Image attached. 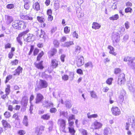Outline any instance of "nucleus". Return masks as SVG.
<instances>
[{"label":"nucleus","instance_id":"f8f14e48","mask_svg":"<svg viewBox=\"0 0 135 135\" xmlns=\"http://www.w3.org/2000/svg\"><path fill=\"white\" fill-rule=\"evenodd\" d=\"M57 52V49L55 48H52L48 52L47 54L49 58H51L52 57L55 55Z\"/></svg>","mask_w":135,"mask_h":135},{"label":"nucleus","instance_id":"864d4df0","mask_svg":"<svg viewBox=\"0 0 135 135\" xmlns=\"http://www.w3.org/2000/svg\"><path fill=\"white\" fill-rule=\"evenodd\" d=\"M11 47V44L9 43H8L5 44L4 48L5 49H9Z\"/></svg>","mask_w":135,"mask_h":135},{"label":"nucleus","instance_id":"2f4dec72","mask_svg":"<svg viewBox=\"0 0 135 135\" xmlns=\"http://www.w3.org/2000/svg\"><path fill=\"white\" fill-rule=\"evenodd\" d=\"M111 131L109 128H105L104 130L103 134L104 135H108L111 133Z\"/></svg>","mask_w":135,"mask_h":135},{"label":"nucleus","instance_id":"4be33fe9","mask_svg":"<svg viewBox=\"0 0 135 135\" xmlns=\"http://www.w3.org/2000/svg\"><path fill=\"white\" fill-rule=\"evenodd\" d=\"M0 95H1V98L3 100H7L8 98V94L6 93L4 94V92L2 91H0Z\"/></svg>","mask_w":135,"mask_h":135},{"label":"nucleus","instance_id":"052dcab7","mask_svg":"<svg viewBox=\"0 0 135 135\" xmlns=\"http://www.w3.org/2000/svg\"><path fill=\"white\" fill-rule=\"evenodd\" d=\"M121 71L120 69L119 68H116L114 70V73L116 74H117L119 73Z\"/></svg>","mask_w":135,"mask_h":135},{"label":"nucleus","instance_id":"69168bd1","mask_svg":"<svg viewBox=\"0 0 135 135\" xmlns=\"http://www.w3.org/2000/svg\"><path fill=\"white\" fill-rule=\"evenodd\" d=\"M14 55L13 52H10L8 54V57L10 59H11L12 58Z\"/></svg>","mask_w":135,"mask_h":135},{"label":"nucleus","instance_id":"49530a36","mask_svg":"<svg viewBox=\"0 0 135 135\" xmlns=\"http://www.w3.org/2000/svg\"><path fill=\"white\" fill-rule=\"evenodd\" d=\"M75 119V115H74L72 114L70 116H69L68 118V121H71L73 119Z\"/></svg>","mask_w":135,"mask_h":135},{"label":"nucleus","instance_id":"412c9836","mask_svg":"<svg viewBox=\"0 0 135 135\" xmlns=\"http://www.w3.org/2000/svg\"><path fill=\"white\" fill-rule=\"evenodd\" d=\"M33 8L35 10L38 11L40 10V3L38 2H35L33 5Z\"/></svg>","mask_w":135,"mask_h":135},{"label":"nucleus","instance_id":"de8ad7c7","mask_svg":"<svg viewBox=\"0 0 135 135\" xmlns=\"http://www.w3.org/2000/svg\"><path fill=\"white\" fill-rule=\"evenodd\" d=\"M57 111L56 109L55 108H52L50 109V112L51 113H55Z\"/></svg>","mask_w":135,"mask_h":135},{"label":"nucleus","instance_id":"a18cd8bd","mask_svg":"<svg viewBox=\"0 0 135 135\" xmlns=\"http://www.w3.org/2000/svg\"><path fill=\"white\" fill-rule=\"evenodd\" d=\"M12 75H9L7 76L6 78V80L5 81V83H7V82H8L9 80H10L12 78Z\"/></svg>","mask_w":135,"mask_h":135},{"label":"nucleus","instance_id":"393cba45","mask_svg":"<svg viewBox=\"0 0 135 135\" xmlns=\"http://www.w3.org/2000/svg\"><path fill=\"white\" fill-rule=\"evenodd\" d=\"M101 27V25L97 22H93L92 24V27L95 30L99 29Z\"/></svg>","mask_w":135,"mask_h":135},{"label":"nucleus","instance_id":"4468645a","mask_svg":"<svg viewBox=\"0 0 135 135\" xmlns=\"http://www.w3.org/2000/svg\"><path fill=\"white\" fill-rule=\"evenodd\" d=\"M33 34L29 33L27 35V36L26 38H24V40L27 42H30L33 41Z\"/></svg>","mask_w":135,"mask_h":135},{"label":"nucleus","instance_id":"aec40b11","mask_svg":"<svg viewBox=\"0 0 135 135\" xmlns=\"http://www.w3.org/2000/svg\"><path fill=\"white\" fill-rule=\"evenodd\" d=\"M108 49L109 50V53L110 54L115 56L117 55L116 52L114 51V49L113 47L111 45H109L107 47Z\"/></svg>","mask_w":135,"mask_h":135},{"label":"nucleus","instance_id":"bf43d9fd","mask_svg":"<svg viewBox=\"0 0 135 135\" xmlns=\"http://www.w3.org/2000/svg\"><path fill=\"white\" fill-rule=\"evenodd\" d=\"M65 56L64 54H62L60 56V59L61 61L63 62L65 61Z\"/></svg>","mask_w":135,"mask_h":135},{"label":"nucleus","instance_id":"ea45409f","mask_svg":"<svg viewBox=\"0 0 135 135\" xmlns=\"http://www.w3.org/2000/svg\"><path fill=\"white\" fill-rule=\"evenodd\" d=\"M74 44L73 41H68L65 43V45L67 47H69L70 46L74 45Z\"/></svg>","mask_w":135,"mask_h":135},{"label":"nucleus","instance_id":"79ce46f5","mask_svg":"<svg viewBox=\"0 0 135 135\" xmlns=\"http://www.w3.org/2000/svg\"><path fill=\"white\" fill-rule=\"evenodd\" d=\"M125 12L126 13H131L132 11V9L130 8L127 7L125 9Z\"/></svg>","mask_w":135,"mask_h":135},{"label":"nucleus","instance_id":"72a5a7b5","mask_svg":"<svg viewBox=\"0 0 135 135\" xmlns=\"http://www.w3.org/2000/svg\"><path fill=\"white\" fill-rule=\"evenodd\" d=\"M44 55V51H41L37 56L36 58V61H40Z\"/></svg>","mask_w":135,"mask_h":135},{"label":"nucleus","instance_id":"5701e85b","mask_svg":"<svg viewBox=\"0 0 135 135\" xmlns=\"http://www.w3.org/2000/svg\"><path fill=\"white\" fill-rule=\"evenodd\" d=\"M28 102V99L27 97L26 96H24L22 97L21 102L24 106H26L27 105Z\"/></svg>","mask_w":135,"mask_h":135},{"label":"nucleus","instance_id":"c9c22d12","mask_svg":"<svg viewBox=\"0 0 135 135\" xmlns=\"http://www.w3.org/2000/svg\"><path fill=\"white\" fill-rule=\"evenodd\" d=\"M6 21L8 23H10L13 21L12 17L9 16H7L6 18Z\"/></svg>","mask_w":135,"mask_h":135},{"label":"nucleus","instance_id":"13d9d810","mask_svg":"<svg viewBox=\"0 0 135 135\" xmlns=\"http://www.w3.org/2000/svg\"><path fill=\"white\" fill-rule=\"evenodd\" d=\"M8 110L11 112H12L13 111V106L11 105H8L7 106Z\"/></svg>","mask_w":135,"mask_h":135},{"label":"nucleus","instance_id":"0eeeda50","mask_svg":"<svg viewBox=\"0 0 135 135\" xmlns=\"http://www.w3.org/2000/svg\"><path fill=\"white\" fill-rule=\"evenodd\" d=\"M60 61L56 59H52L51 60V67L53 69H56L58 67L59 65H60Z\"/></svg>","mask_w":135,"mask_h":135},{"label":"nucleus","instance_id":"a19ab883","mask_svg":"<svg viewBox=\"0 0 135 135\" xmlns=\"http://www.w3.org/2000/svg\"><path fill=\"white\" fill-rule=\"evenodd\" d=\"M53 44L55 47H59V43L57 40H54L53 41Z\"/></svg>","mask_w":135,"mask_h":135},{"label":"nucleus","instance_id":"8fccbe9b","mask_svg":"<svg viewBox=\"0 0 135 135\" xmlns=\"http://www.w3.org/2000/svg\"><path fill=\"white\" fill-rule=\"evenodd\" d=\"M68 124L69 125L68 127H74V121L68 122Z\"/></svg>","mask_w":135,"mask_h":135},{"label":"nucleus","instance_id":"473e14b6","mask_svg":"<svg viewBox=\"0 0 135 135\" xmlns=\"http://www.w3.org/2000/svg\"><path fill=\"white\" fill-rule=\"evenodd\" d=\"M88 118L90 119L91 118H95L98 117V115L97 114H95L90 115V113H88L87 114Z\"/></svg>","mask_w":135,"mask_h":135},{"label":"nucleus","instance_id":"6e6552de","mask_svg":"<svg viewBox=\"0 0 135 135\" xmlns=\"http://www.w3.org/2000/svg\"><path fill=\"white\" fill-rule=\"evenodd\" d=\"M111 112L112 114L114 116H117L121 113V111L118 107L113 106L111 109Z\"/></svg>","mask_w":135,"mask_h":135},{"label":"nucleus","instance_id":"4d7b16f0","mask_svg":"<svg viewBox=\"0 0 135 135\" xmlns=\"http://www.w3.org/2000/svg\"><path fill=\"white\" fill-rule=\"evenodd\" d=\"M30 6L28 4V2H26L25 3L24 5L25 8L26 9H29Z\"/></svg>","mask_w":135,"mask_h":135},{"label":"nucleus","instance_id":"6e6d98bb","mask_svg":"<svg viewBox=\"0 0 135 135\" xmlns=\"http://www.w3.org/2000/svg\"><path fill=\"white\" fill-rule=\"evenodd\" d=\"M82 135H88L87 131L85 129H82L81 132Z\"/></svg>","mask_w":135,"mask_h":135},{"label":"nucleus","instance_id":"cd10ccee","mask_svg":"<svg viewBox=\"0 0 135 135\" xmlns=\"http://www.w3.org/2000/svg\"><path fill=\"white\" fill-rule=\"evenodd\" d=\"M69 132L72 135H75L76 131L74 128V127H68Z\"/></svg>","mask_w":135,"mask_h":135},{"label":"nucleus","instance_id":"e2e57ef3","mask_svg":"<svg viewBox=\"0 0 135 135\" xmlns=\"http://www.w3.org/2000/svg\"><path fill=\"white\" fill-rule=\"evenodd\" d=\"M47 20L48 21H52L53 19V17L52 15H48Z\"/></svg>","mask_w":135,"mask_h":135},{"label":"nucleus","instance_id":"423d86ee","mask_svg":"<svg viewBox=\"0 0 135 135\" xmlns=\"http://www.w3.org/2000/svg\"><path fill=\"white\" fill-rule=\"evenodd\" d=\"M77 66L80 67L84 64V58L82 56L78 55L76 56L75 59Z\"/></svg>","mask_w":135,"mask_h":135},{"label":"nucleus","instance_id":"ddd939ff","mask_svg":"<svg viewBox=\"0 0 135 135\" xmlns=\"http://www.w3.org/2000/svg\"><path fill=\"white\" fill-rule=\"evenodd\" d=\"M102 124L97 120L95 121L93 124V126L94 127V129H99L102 127Z\"/></svg>","mask_w":135,"mask_h":135},{"label":"nucleus","instance_id":"c85d7f7f","mask_svg":"<svg viewBox=\"0 0 135 135\" xmlns=\"http://www.w3.org/2000/svg\"><path fill=\"white\" fill-rule=\"evenodd\" d=\"M50 116L49 114H44L41 116V118L44 120H48L50 118Z\"/></svg>","mask_w":135,"mask_h":135},{"label":"nucleus","instance_id":"0e129e2a","mask_svg":"<svg viewBox=\"0 0 135 135\" xmlns=\"http://www.w3.org/2000/svg\"><path fill=\"white\" fill-rule=\"evenodd\" d=\"M76 73L82 75L83 73L82 70L80 69H78L76 70Z\"/></svg>","mask_w":135,"mask_h":135},{"label":"nucleus","instance_id":"e433bc0d","mask_svg":"<svg viewBox=\"0 0 135 135\" xmlns=\"http://www.w3.org/2000/svg\"><path fill=\"white\" fill-rule=\"evenodd\" d=\"M11 91L10 86L9 85H7L5 89V93L9 95Z\"/></svg>","mask_w":135,"mask_h":135},{"label":"nucleus","instance_id":"4c0bfd02","mask_svg":"<svg viewBox=\"0 0 135 135\" xmlns=\"http://www.w3.org/2000/svg\"><path fill=\"white\" fill-rule=\"evenodd\" d=\"M4 115L6 118H9L11 116V114L10 112L6 111L4 113Z\"/></svg>","mask_w":135,"mask_h":135},{"label":"nucleus","instance_id":"603ef678","mask_svg":"<svg viewBox=\"0 0 135 135\" xmlns=\"http://www.w3.org/2000/svg\"><path fill=\"white\" fill-rule=\"evenodd\" d=\"M14 7V4H8L6 6V7L8 9H11L13 8Z\"/></svg>","mask_w":135,"mask_h":135},{"label":"nucleus","instance_id":"f704fd0d","mask_svg":"<svg viewBox=\"0 0 135 135\" xmlns=\"http://www.w3.org/2000/svg\"><path fill=\"white\" fill-rule=\"evenodd\" d=\"M84 66L85 68L90 67L92 68L93 66V65L92 62L89 61L86 63L85 64Z\"/></svg>","mask_w":135,"mask_h":135},{"label":"nucleus","instance_id":"f3484780","mask_svg":"<svg viewBox=\"0 0 135 135\" xmlns=\"http://www.w3.org/2000/svg\"><path fill=\"white\" fill-rule=\"evenodd\" d=\"M1 123L5 129L7 128H11V126L6 120L3 119Z\"/></svg>","mask_w":135,"mask_h":135},{"label":"nucleus","instance_id":"1a4fd4ad","mask_svg":"<svg viewBox=\"0 0 135 135\" xmlns=\"http://www.w3.org/2000/svg\"><path fill=\"white\" fill-rule=\"evenodd\" d=\"M34 46L33 45H31L30 46V51L28 54V55H30L32 54V51H33V54L34 56L37 55L39 51V50L37 48H35L34 49Z\"/></svg>","mask_w":135,"mask_h":135},{"label":"nucleus","instance_id":"37998d69","mask_svg":"<svg viewBox=\"0 0 135 135\" xmlns=\"http://www.w3.org/2000/svg\"><path fill=\"white\" fill-rule=\"evenodd\" d=\"M113 80L112 78H108L106 81V83L109 85H110L112 84V81Z\"/></svg>","mask_w":135,"mask_h":135},{"label":"nucleus","instance_id":"bb28decb","mask_svg":"<svg viewBox=\"0 0 135 135\" xmlns=\"http://www.w3.org/2000/svg\"><path fill=\"white\" fill-rule=\"evenodd\" d=\"M20 18L22 19L23 20H32L33 19L32 17H29L27 15H21L20 16Z\"/></svg>","mask_w":135,"mask_h":135},{"label":"nucleus","instance_id":"39448f33","mask_svg":"<svg viewBox=\"0 0 135 135\" xmlns=\"http://www.w3.org/2000/svg\"><path fill=\"white\" fill-rule=\"evenodd\" d=\"M48 86L47 82L45 80L40 79L39 81V86L35 89V91H37L39 89L47 88Z\"/></svg>","mask_w":135,"mask_h":135},{"label":"nucleus","instance_id":"58836bf2","mask_svg":"<svg viewBox=\"0 0 135 135\" xmlns=\"http://www.w3.org/2000/svg\"><path fill=\"white\" fill-rule=\"evenodd\" d=\"M12 118L15 119L16 120H19L20 118L19 116L18 115V113H14L12 116Z\"/></svg>","mask_w":135,"mask_h":135},{"label":"nucleus","instance_id":"9b49d317","mask_svg":"<svg viewBox=\"0 0 135 135\" xmlns=\"http://www.w3.org/2000/svg\"><path fill=\"white\" fill-rule=\"evenodd\" d=\"M125 75L124 73L120 74L118 77V84L121 85L124 83L126 81Z\"/></svg>","mask_w":135,"mask_h":135},{"label":"nucleus","instance_id":"7c9ffc66","mask_svg":"<svg viewBox=\"0 0 135 135\" xmlns=\"http://www.w3.org/2000/svg\"><path fill=\"white\" fill-rule=\"evenodd\" d=\"M81 50V47L77 45L75 47L74 53L75 54L78 55L80 52Z\"/></svg>","mask_w":135,"mask_h":135},{"label":"nucleus","instance_id":"20e7f679","mask_svg":"<svg viewBox=\"0 0 135 135\" xmlns=\"http://www.w3.org/2000/svg\"><path fill=\"white\" fill-rule=\"evenodd\" d=\"M29 31V29H27L26 30L20 32L18 34V36L16 38V39L18 42L22 46L23 44L22 41L21 40L22 38L21 37H24Z\"/></svg>","mask_w":135,"mask_h":135},{"label":"nucleus","instance_id":"6ab92c4d","mask_svg":"<svg viewBox=\"0 0 135 135\" xmlns=\"http://www.w3.org/2000/svg\"><path fill=\"white\" fill-rule=\"evenodd\" d=\"M44 126H40L39 128H36L35 132L37 135H40L42 133L41 131L44 130Z\"/></svg>","mask_w":135,"mask_h":135},{"label":"nucleus","instance_id":"680f3d73","mask_svg":"<svg viewBox=\"0 0 135 135\" xmlns=\"http://www.w3.org/2000/svg\"><path fill=\"white\" fill-rule=\"evenodd\" d=\"M47 14V15H51L52 14V11L51 9H48L46 12Z\"/></svg>","mask_w":135,"mask_h":135},{"label":"nucleus","instance_id":"9d476101","mask_svg":"<svg viewBox=\"0 0 135 135\" xmlns=\"http://www.w3.org/2000/svg\"><path fill=\"white\" fill-rule=\"evenodd\" d=\"M44 98L43 95L41 93H37L35 99V103L36 104H38L41 103L44 99Z\"/></svg>","mask_w":135,"mask_h":135},{"label":"nucleus","instance_id":"c03bdc74","mask_svg":"<svg viewBox=\"0 0 135 135\" xmlns=\"http://www.w3.org/2000/svg\"><path fill=\"white\" fill-rule=\"evenodd\" d=\"M69 76L67 75L64 74L62 76V80L65 81H66L69 79Z\"/></svg>","mask_w":135,"mask_h":135},{"label":"nucleus","instance_id":"338daca9","mask_svg":"<svg viewBox=\"0 0 135 135\" xmlns=\"http://www.w3.org/2000/svg\"><path fill=\"white\" fill-rule=\"evenodd\" d=\"M124 96L123 95H120L119 97V99L122 102H123L124 100Z\"/></svg>","mask_w":135,"mask_h":135},{"label":"nucleus","instance_id":"774afa93","mask_svg":"<svg viewBox=\"0 0 135 135\" xmlns=\"http://www.w3.org/2000/svg\"><path fill=\"white\" fill-rule=\"evenodd\" d=\"M54 8L56 10H57L58 9L59 7V4L58 3H55L54 4Z\"/></svg>","mask_w":135,"mask_h":135},{"label":"nucleus","instance_id":"2eb2a0df","mask_svg":"<svg viewBox=\"0 0 135 135\" xmlns=\"http://www.w3.org/2000/svg\"><path fill=\"white\" fill-rule=\"evenodd\" d=\"M37 19L38 21L40 23H43L42 25H41V27H44L46 26V24L44 23L45 21V19L43 16H38L37 17Z\"/></svg>","mask_w":135,"mask_h":135},{"label":"nucleus","instance_id":"5fc2aeb1","mask_svg":"<svg viewBox=\"0 0 135 135\" xmlns=\"http://www.w3.org/2000/svg\"><path fill=\"white\" fill-rule=\"evenodd\" d=\"M90 94L92 98H95L96 97V95L94 91H90Z\"/></svg>","mask_w":135,"mask_h":135},{"label":"nucleus","instance_id":"7ed1b4c3","mask_svg":"<svg viewBox=\"0 0 135 135\" xmlns=\"http://www.w3.org/2000/svg\"><path fill=\"white\" fill-rule=\"evenodd\" d=\"M135 60V57H132L129 56L125 57L124 59V61L127 62L128 65L133 68L135 67V63L133 62Z\"/></svg>","mask_w":135,"mask_h":135},{"label":"nucleus","instance_id":"a211bd4d","mask_svg":"<svg viewBox=\"0 0 135 135\" xmlns=\"http://www.w3.org/2000/svg\"><path fill=\"white\" fill-rule=\"evenodd\" d=\"M43 61H41L38 63L35 62L34 65L37 69H40V70H42L44 68L43 65Z\"/></svg>","mask_w":135,"mask_h":135},{"label":"nucleus","instance_id":"c756f323","mask_svg":"<svg viewBox=\"0 0 135 135\" xmlns=\"http://www.w3.org/2000/svg\"><path fill=\"white\" fill-rule=\"evenodd\" d=\"M119 18V16L118 14H115L109 18L110 20L114 21L118 20Z\"/></svg>","mask_w":135,"mask_h":135},{"label":"nucleus","instance_id":"a878e982","mask_svg":"<svg viewBox=\"0 0 135 135\" xmlns=\"http://www.w3.org/2000/svg\"><path fill=\"white\" fill-rule=\"evenodd\" d=\"M19 63V60L17 59H15L11 61L10 64L12 66H17Z\"/></svg>","mask_w":135,"mask_h":135},{"label":"nucleus","instance_id":"f257e3e1","mask_svg":"<svg viewBox=\"0 0 135 135\" xmlns=\"http://www.w3.org/2000/svg\"><path fill=\"white\" fill-rule=\"evenodd\" d=\"M12 26L15 29L18 30H24L26 28L27 23L23 21L16 20L13 22Z\"/></svg>","mask_w":135,"mask_h":135},{"label":"nucleus","instance_id":"b1692460","mask_svg":"<svg viewBox=\"0 0 135 135\" xmlns=\"http://www.w3.org/2000/svg\"><path fill=\"white\" fill-rule=\"evenodd\" d=\"M43 105L44 107L48 108L53 107L54 104L52 103H49L48 101H45L43 104Z\"/></svg>","mask_w":135,"mask_h":135},{"label":"nucleus","instance_id":"f03ea898","mask_svg":"<svg viewBox=\"0 0 135 135\" xmlns=\"http://www.w3.org/2000/svg\"><path fill=\"white\" fill-rule=\"evenodd\" d=\"M66 121L63 119H60L58 120L57 124L59 126V130L60 131L66 133Z\"/></svg>","mask_w":135,"mask_h":135},{"label":"nucleus","instance_id":"dca6fc26","mask_svg":"<svg viewBox=\"0 0 135 135\" xmlns=\"http://www.w3.org/2000/svg\"><path fill=\"white\" fill-rule=\"evenodd\" d=\"M23 68L20 66H18L15 70V72L13 74L14 76L19 75L22 72Z\"/></svg>","mask_w":135,"mask_h":135},{"label":"nucleus","instance_id":"09e8293b","mask_svg":"<svg viewBox=\"0 0 135 135\" xmlns=\"http://www.w3.org/2000/svg\"><path fill=\"white\" fill-rule=\"evenodd\" d=\"M18 134L19 135H24L26 133V131L23 130H20L18 132Z\"/></svg>","mask_w":135,"mask_h":135},{"label":"nucleus","instance_id":"3c124183","mask_svg":"<svg viewBox=\"0 0 135 135\" xmlns=\"http://www.w3.org/2000/svg\"><path fill=\"white\" fill-rule=\"evenodd\" d=\"M64 32L66 34L69 33L70 31V30L69 29V27L68 26H66L64 28Z\"/></svg>","mask_w":135,"mask_h":135}]
</instances>
